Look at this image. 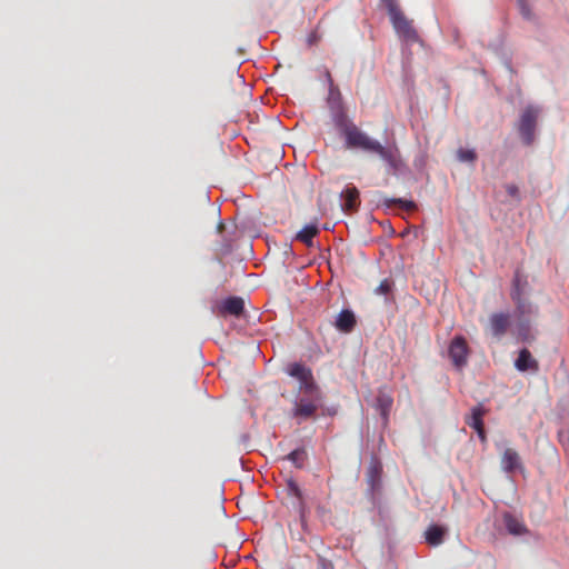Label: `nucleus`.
Wrapping results in <instances>:
<instances>
[{"label": "nucleus", "instance_id": "obj_1", "mask_svg": "<svg viewBox=\"0 0 569 569\" xmlns=\"http://www.w3.org/2000/svg\"><path fill=\"white\" fill-rule=\"evenodd\" d=\"M345 138V147L352 150H362L378 154L388 168L396 172L402 166L400 151L396 144L382 146L378 140L372 139L351 120L347 119L336 126Z\"/></svg>", "mask_w": 569, "mask_h": 569}, {"label": "nucleus", "instance_id": "obj_2", "mask_svg": "<svg viewBox=\"0 0 569 569\" xmlns=\"http://www.w3.org/2000/svg\"><path fill=\"white\" fill-rule=\"evenodd\" d=\"M301 396L295 401L292 408V416L302 420L310 419L315 416L318 408L321 405V391L319 388L315 389V392L305 390L300 391Z\"/></svg>", "mask_w": 569, "mask_h": 569}, {"label": "nucleus", "instance_id": "obj_3", "mask_svg": "<svg viewBox=\"0 0 569 569\" xmlns=\"http://www.w3.org/2000/svg\"><path fill=\"white\" fill-rule=\"evenodd\" d=\"M389 16L391 23L400 38L407 42H416L419 39L412 21L407 19L395 1H389Z\"/></svg>", "mask_w": 569, "mask_h": 569}, {"label": "nucleus", "instance_id": "obj_4", "mask_svg": "<svg viewBox=\"0 0 569 569\" xmlns=\"http://www.w3.org/2000/svg\"><path fill=\"white\" fill-rule=\"evenodd\" d=\"M539 110L532 106H528L521 113L518 131L525 144H531L535 140V130Z\"/></svg>", "mask_w": 569, "mask_h": 569}, {"label": "nucleus", "instance_id": "obj_5", "mask_svg": "<svg viewBox=\"0 0 569 569\" xmlns=\"http://www.w3.org/2000/svg\"><path fill=\"white\" fill-rule=\"evenodd\" d=\"M327 103L335 126L348 119L343 108L341 92L335 83H331V87L328 88Z\"/></svg>", "mask_w": 569, "mask_h": 569}, {"label": "nucleus", "instance_id": "obj_6", "mask_svg": "<svg viewBox=\"0 0 569 569\" xmlns=\"http://www.w3.org/2000/svg\"><path fill=\"white\" fill-rule=\"evenodd\" d=\"M287 372L291 377L299 380V391L309 390L311 392L312 391L315 392V389L319 388L316 385L311 369L307 368L306 366H303L301 363L295 362V363L290 365L287 369Z\"/></svg>", "mask_w": 569, "mask_h": 569}, {"label": "nucleus", "instance_id": "obj_7", "mask_svg": "<svg viewBox=\"0 0 569 569\" xmlns=\"http://www.w3.org/2000/svg\"><path fill=\"white\" fill-rule=\"evenodd\" d=\"M448 353L456 368H463L468 362L469 356L466 339L462 336L455 337L449 345Z\"/></svg>", "mask_w": 569, "mask_h": 569}, {"label": "nucleus", "instance_id": "obj_8", "mask_svg": "<svg viewBox=\"0 0 569 569\" xmlns=\"http://www.w3.org/2000/svg\"><path fill=\"white\" fill-rule=\"evenodd\" d=\"M510 325V316L508 313H492L489 318L490 331L495 337H501L507 332Z\"/></svg>", "mask_w": 569, "mask_h": 569}, {"label": "nucleus", "instance_id": "obj_9", "mask_svg": "<svg viewBox=\"0 0 569 569\" xmlns=\"http://www.w3.org/2000/svg\"><path fill=\"white\" fill-rule=\"evenodd\" d=\"M382 465L376 458L372 457L367 469L366 478L371 490H376L381 485Z\"/></svg>", "mask_w": 569, "mask_h": 569}, {"label": "nucleus", "instance_id": "obj_10", "mask_svg": "<svg viewBox=\"0 0 569 569\" xmlns=\"http://www.w3.org/2000/svg\"><path fill=\"white\" fill-rule=\"evenodd\" d=\"M515 367L521 371H538L539 370V363L538 361L532 357L531 352L523 348L520 350L519 356L517 360L515 361Z\"/></svg>", "mask_w": 569, "mask_h": 569}, {"label": "nucleus", "instance_id": "obj_11", "mask_svg": "<svg viewBox=\"0 0 569 569\" xmlns=\"http://www.w3.org/2000/svg\"><path fill=\"white\" fill-rule=\"evenodd\" d=\"M356 323L355 313L349 309L340 311L335 321L336 328L345 333L351 332L355 329Z\"/></svg>", "mask_w": 569, "mask_h": 569}, {"label": "nucleus", "instance_id": "obj_12", "mask_svg": "<svg viewBox=\"0 0 569 569\" xmlns=\"http://www.w3.org/2000/svg\"><path fill=\"white\" fill-rule=\"evenodd\" d=\"M244 302L240 297H230L227 298L220 307V312L222 315H231L239 317L243 312Z\"/></svg>", "mask_w": 569, "mask_h": 569}, {"label": "nucleus", "instance_id": "obj_13", "mask_svg": "<svg viewBox=\"0 0 569 569\" xmlns=\"http://www.w3.org/2000/svg\"><path fill=\"white\" fill-rule=\"evenodd\" d=\"M392 397L389 393L380 390L376 399V407L380 411L385 423L388 421V416L392 408Z\"/></svg>", "mask_w": 569, "mask_h": 569}, {"label": "nucleus", "instance_id": "obj_14", "mask_svg": "<svg viewBox=\"0 0 569 569\" xmlns=\"http://www.w3.org/2000/svg\"><path fill=\"white\" fill-rule=\"evenodd\" d=\"M446 529L438 525H431L425 532L426 541L429 546L437 547L443 542Z\"/></svg>", "mask_w": 569, "mask_h": 569}, {"label": "nucleus", "instance_id": "obj_15", "mask_svg": "<svg viewBox=\"0 0 569 569\" xmlns=\"http://www.w3.org/2000/svg\"><path fill=\"white\" fill-rule=\"evenodd\" d=\"M501 463L507 472H512L520 467V457L516 450L508 448L502 455Z\"/></svg>", "mask_w": 569, "mask_h": 569}, {"label": "nucleus", "instance_id": "obj_16", "mask_svg": "<svg viewBox=\"0 0 569 569\" xmlns=\"http://www.w3.org/2000/svg\"><path fill=\"white\" fill-rule=\"evenodd\" d=\"M342 197L345 198L343 208L347 210H355L359 206V191L356 187H347L343 192Z\"/></svg>", "mask_w": 569, "mask_h": 569}, {"label": "nucleus", "instance_id": "obj_17", "mask_svg": "<svg viewBox=\"0 0 569 569\" xmlns=\"http://www.w3.org/2000/svg\"><path fill=\"white\" fill-rule=\"evenodd\" d=\"M503 520L509 533L513 536H521L527 532L525 525L510 513H506Z\"/></svg>", "mask_w": 569, "mask_h": 569}, {"label": "nucleus", "instance_id": "obj_18", "mask_svg": "<svg viewBox=\"0 0 569 569\" xmlns=\"http://www.w3.org/2000/svg\"><path fill=\"white\" fill-rule=\"evenodd\" d=\"M318 232L319 229L316 224H307L297 233L296 238L310 247L312 246V239L318 234Z\"/></svg>", "mask_w": 569, "mask_h": 569}, {"label": "nucleus", "instance_id": "obj_19", "mask_svg": "<svg viewBox=\"0 0 569 569\" xmlns=\"http://www.w3.org/2000/svg\"><path fill=\"white\" fill-rule=\"evenodd\" d=\"M485 415V409L482 406H476L471 409V415L467 418V425L472 429H480L483 427L482 417Z\"/></svg>", "mask_w": 569, "mask_h": 569}, {"label": "nucleus", "instance_id": "obj_20", "mask_svg": "<svg viewBox=\"0 0 569 569\" xmlns=\"http://www.w3.org/2000/svg\"><path fill=\"white\" fill-rule=\"evenodd\" d=\"M288 493L298 499L299 510L301 516L303 517L306 510V503L303 501L302 491L299 485L295 480H289L287 482Z\"/></svg>", "mask_w": 569, "mask_h": 569}, {"label": "nucleus", "instance_id": "obj_21", "mask_svg": "<svg viewBox=\"0 0 569 569\" xmlns=\"http://www.w3.org/2000/svg\"><path fill=\"white\" fill-rule=\"evenodd\" d=\"M288 459L292 461L296 467L301 468L306 460V452L303 449H296L288 455Z\"/></svg>", "mask_w": 569, "mask_h": 569}, {"label": "nucleus", "instance_id": "obj_22", "mask_svg": "<svg viewBox=\"0 0 569 569\" xmlns=\"http://www.w3.org/2000/svg\"><path fill=\"white\" fill-rule=\"evenodd\" d=\"M457 157L461 162H473L477 158L475 150L471 149H458Z\"/></svg>", "mask_w": 569, "mask_h": 569}, {"label": "nucleus", "instance_id": "obj_23", "mask_svg": "<svg viewBox=\"0 0 569 569\" xmlns=\"http://www.w3.org/2000/svg\"><path fill=\"white\" fill-rule=\"evenodd\" d=\"M392 283L388 279H385L380 282V284L376 288L375 292L377 295L387 296L391 292Z\"/></svg>", "mask_w": 569, "mask_h": 569}, {"label": "nucleus", "instance_id": "obj_24", "mask_svg": "<svg viewBox=\"0 0 569 569\" xmlns=\"http://www.w3.org/2000/svg\"><path fill=\"white\" fill-rule=\"evenodd\" d=\"M317 569H335L333 565L323 557H319Z\"/></svg>", "mask_w": 569, "mask_h": 569}, {"label": "nucleus", "instance_id": "obj_25", "mask_svg": "<svg viewBox=\"0 0 569 569\" xmlns=\"http://www.w3.org/2000/svg\"><path fill=\"white\" fill-rule=\"evenodd\" d=\"M506 191L507 193L512 197V198H518L519 197V189L516 184L513 183H509L506 186Z\"/></svg>", "mask_w": 569, "mask_h": 569}, {"label": "nucleus", "instance_id": "obj_26", "mask_svg": "<svg viewBox=\"0 0 569 569\" xmlns=\"http://www.w3.org/2000/svg\"><path fill=\"white\" fill-rule=\"evenodd\" d=\"M393 202L400 204L406 210H413L416 208V204H415L413 201H407V200H402V199H397V200H393Z\"/></svg>", "mask_w": 569, "mask_h": 569}, {"label": "nucleus", "instance_id": "obj_27", "mask_svg": "<svg viewBox=\"0 0 569 569\" xmlns=\"http://www.w3.org/2000/svg\"><path fill=\"white\" fill-rule=\"evenodd\" d=\"M319 40H320L319 34L316 31H313L308 36L307 42L309 46H313V44H317Z\"/></svg>", "mask_w": 569, "mask_h": 569}, {"label": "nucleus", "instance_id": "obj_28", "mask_svg": "<svg viewBox=\"0 0 569 569\" xmlns=\"http://www.w3.org/2000/svg\"><path fill=\"white\" fill-rule=\"evenodd\" d=\"M323 77L328 83V88H330L331 83H335V82H333L332 76L328 69H325Z\"/></svg>", "mask_w": 569, "mask_h": 569}, {"label": "nucleus", "instance_id": "obj_29", "mask_svg": "<svg viewBox=\"0 0 569 569\" xmlns=\"http://www.w3.org/2000/svg\"><path fill=\"white\" fill-rule=\"evenodd\" d=\"M476 431H477V433H478V436H479L480 440L485 442V441H486V432H485V428H483V427H481L480 429H476Z\"/></svg>", "mask_w": 569, "mask_h": 569}, {"label": "nucleus", "instance_id": "obj_30", "mask_svg": "<svg viewBox=\"0 0 569 569\" xmlns=\"http://www.w3.org/2000/svg\"><path fill=\"white\" fill-rule=\"evenodd\" d=\"M518 309H520L522 313L525 312V306H522L520 303L518 305Z\"/></svg>", "mask_w": 569, "mask_h": 569}]
</instances>
